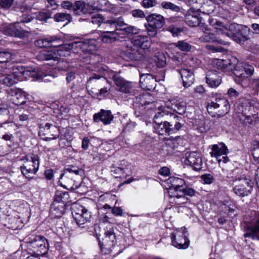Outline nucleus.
Listing matches in <instances>:
<instances>
[{
	"instance_id": "obj_1",
	"label": "nucleus",
	"mask_w": 259,
	"mask_h": 259,
	"mask_svg": "<svg viewBox=\"0 0 259 259\" xmlns=\"http://www.w3.org/2000/svg\"><path fill=\"white\" fill-rule=\"evenodd\" d=\"M132 42L135 45L140 47L127 48L122 53L124 59L127 61H138L145 58L143 50L150 47L151 42L150 39L146 35H140L133 38Z\"/></svg>"
},
{
	"instance_id": "obj_2",
	"label": "nucleus",
	"mask_w": 259,
	"mask_h": 259,
	"mask_svg": "<svg viewBox=\"0 0 259 259\" xmlns=\"http://www.w3.org/2000/svg\"><path fill=\"white\" fill-rule=\"evenodd\" d=\"M170 117L172 120L169 121L161 120L154 122L156 133L160 135H170L180 130L182 125L179 120L181 118L174 113L170 114Z\"/></svg>"
},
{
	"instance_id": "obj_3",
	"label": "nucleus",
	"mask_w": 259,
	"mask_h": 259,
	"mask_svg": "<svg viewBox=\"0 0 259 259\" xmlns=\"http://www.w3.org/2000/svg\"><path fill=\"white\" fill-rule=\"evenodd\" d=\"M24 163L20 167V169L25 178L29 180L33 178L32 175H35L39 167V157L38 155L32 154L30 159L25 156L23 158Z\"/></svg>"
},
{
	"instance_id": "obj_4",
	"label": "nucleus",
	"mask_w": 259,
	"mask_h": 259,
	"mask_svg": "<svg viewBox=\"0 0 259 259\" xmlns=\"http://www.w3.org/2000/svg\"><path fill=\"white\" fill-rule=\"evenodd\" d=\"M38 135L46 141L56 139L60 135L59 127L53 121L42 122L39 124Z\"/></svg>"
},
{
	"instance_id": "obj_5",
	"label": "nucleus",
	"mask_w": 259,
	"mask_h": 259,
	"mask_svg": "<svg viewBox=\"0 0 259 259\" xmlns=\"http://www.w3.org/2000/svg\"><path fill=\"white\" fill-rule=\"evenodd\" d=\"M229 109V102L225 98H216L215 101L208 103L207 106V110L212 117L216 115L222 117L228 113Z\"/></svg>"
},
{
	"instance_id": "obj_6",
	"label": "nucleus",
	"mask_w": 259,
	"mask_h": 259,
	"mask_svg": "<svg viewBox=\"0 0 259 259\" xmlns=\"http://www.w3.org/2000/svg\"><path fill=\"white\" fill-rule=\"evenodd\" d=\"M234 192L240 197L249 195L253 187V183L245 176H241L234 181Z\"/></svg>"
},
{
	"instance_id": "obj_7",
	"label": "nucleus",
	"mask_w": 259,
	"mask_h": 259,
	"mask_svg": "<svg viewBox=\"0 0 259 259\" xmlns=\"http://www.w3.org/2000/svg\"><path fill=\"white\" fill-rule=\"evenodd\" d=\"M188 231L186 228L176 230L170 235L172 245L178 249H187L190 245V240L188 237Z\"/></svg>"
},
{
	"instance_id": "obj_8",
	"label": "nucleus",
	"mask_w": 259,
	"mask_h": 259,
	"mask_svg": "<svg viewBox=\"0 0 259 259\" xmlns=\"http://www.w3.org/2000/svg\"><path fill=\"white\" fill-rule=\"evenodd\" d=\"M165 77V71L162 70L154 76L151 74L146 73L140 75V84L141 88L148 91L153 90L156 85V82L163 80Z\"/></svg>"
},
{
	"instance_id": "obj_9",
	"label": "nucleus",
	"mask_w": 259,
	"mask_h": 259,
	"mask_svg": "<svg viewBox=\"0 0 259 259\" xmlns=\"http://www.w3.org/2000/svg\"><path fill=\"white\" fill-rule=\"evenodd\" d=\"M81 180L80 176L76 177L70 172L64 171L61 175L59 182L67 189L74 190L80 186Z\"/></svg>"
},
{
	"instance_id": "obj_10",
	"label": "nucleus",
	"mask_w": 259,
	"mask_h": 259,
	"mask_svg": "<svg viewBox=\"0 0 259 259\" xmlns=\"http://www.w3.org/2000/svg\"><path fill=\"white\" fill-rule=\"evenodd\" d=\"M147 22L145 23V27L149 32H157L165 24V19L160 14L153 13L146 17Z\"/></svg>"
},
{
	"instance_id": "obj_11",
	"label": "nucleus",
	"mask_w": 259,
	"mask_h": 259,
	"mask_svg": "<svg viewBox=\"0 0 259 259\" xmlns=\"http://www.w3.org/2000/svg\"><path fill=\"white\" fill-rule=\"evenodd\" d=\"M116 85L117 91L126 94H131L134 84L132 82L125 80L119 74L112 72L109 74Z\"/></svg>"
},
{
	"instance_id": "obj_12",
	"label": "nucleus",
	"mask_w": 259,
	"mask_h": 259,
	"mask_svg": "<svg viewBox=\"0 0 259 259\" xmlns=\"http://www.w3.org/2000/svg\"><path fill=\"white\" fill-rule=\"evenodd\" d=\"M71 210L73 218L79 226L85 224L91 218L90 212L82 205L74 204Z\"/></svg>"
},
{
	"instance_id": "obj_13",
	"label": "nucleus",
	"mask_w": 259,
	"mask_h": 259,
	"mask_svg": "<svg viewBox=\"0 0 259 259\" xmlns=\"http://www.w3.org/2000/svg\"><path fill=\"white\" fill-rule=\"evenodd\" d=\"M30 246L37 256H42L48 252L49 243L42 236H36L30 242Z\"/></svg>"
},
{
	"instance_id": "obj_14",
	"label": "nucleus",
	"mask_w": 259,
	"mask_h": 259,
	"mask_svg": "<svg viewBox=\"0 0 259 259\" xmlns=\"http://www.w3.org/2000/svg\"><path fill=\"white\" fill-rule=\"evenodd\" d=\"M151 97L148 94H141L135 97L134 101L135 114L137 117L145 113L144 106L149 105L153 102Z\"/></svg>"
},
{
	"instance_id": "obj_15",
	"label": "nucleus",
	"mask_w": 259,
	"mask_h": 259,
	"mask_svg": "<svg viewBox=\"0 0 259 259\" xmlns=\"http://www.w3.org/2000/svg\"><path fill=\"white\" fill-rule=\"evenodd\" d=\"M108 83V80L101 74L94 73L90 76L87 82V88L93 93L94 90H98Z\"/></svg>"
},
{
	"instance_id": "obj_16",
	"label": "nucleus",
	"mask_w": 259,
	"mask_h": 259,
	"mask_svg": "<svg viewBox=\"0 0 259 259\" xmlns=\"http://www.w3.org/2000/svg\"><path fill=\"white\" fill-rule=\"evenodd\" d=\"M107 23L110 25L112 27H115L114 31H105L103 32H115V31H124V32H138V30L137 28L130 26L124 22L123 19L121 17L116 20H108Z\"/></svg>"
},
{
	"instance_id": "obj_17",
	"label": "nucleus",
	"mask_w": 259,
	"mask_h": 259,
	"mask_svg": "<svg viewBox=\"0 0 259 259\" xmlns=\"http://www.w3.org/2000/svg\"><path fill=\"white\" fill-rule=\"evenodd\" d=\"M184 162L186 165L193 167L195 170H199L202 168V161L200 154L196 152H187L185 153Z\"/></svg>"
},
{
	"instance_id": "obj_18",
	"label": "nucleus",
	"mask_w": 259,
	"mask_h": 259,
	"mask_svg": "<svg viewBox=\"0 0 259 259\" xmlns=\"http://www.w3.org/2000/svg\"><path fill=\"white\" fill-rule=\"evenodd\" d=\"M116 242V236L113 227H109V230L105 232V237L103 239L102 244L100 242L101 248L111 249L114 246Z\"/></svg>"
},
{
	"instance_id": "obj_19",
	"label": "nucleus",
	"mask_w": 259,
	"mask_h": 259,
	"mask_svg": "<svg viewBox=\"0 0 259 259\" xmlns=\"http://www.w3.org/2000/svg\"><path fill=\"white\" fill-rule=\"evenodd\" d=\"M8 93L12 97L11 100L15 105L20 106L26 102L25 93L21 89H10L8 91Z\"/></svg>"
},
{
	"instance_id": "obj_20",
	"label": "nucleus",
	"mask_w": 259,
	"mask_h": 259,
	"mask_svg": "<svg viewBox=\"0 0 259 259\" xmlns=\"http://www.w3.org/2000/svg\"><path fill=\"white\" fill-rule=\"evenodd\" d=\"M113 119V115L110 110L101 109L93 116V120L96 122L102 121L104 124L108 125L111 123Z\"/></svg>"
},
{
	"instance_id": "obj_21",
	"label": "nucleus",
	"mask_w": 259,
	"mask_h": 259,
	"mask_svg": "<svg viewBox=\"0 0 259 259\" xmlns=\"http://www.w3.org/2000/svg\"><path fill=\"white\" fill-rule=\"evenodd\" d=\"M206 81L211 88H217L221 83V73L215 70H209L206 74Z\"/></svg>"
},
{
	"instance_id": "obj_22",
	"label": "nucleus",
	"mask_w": 259,
	"mask_h": 259,
	"mask_svg": "<svg viewBox=\"0 0 259 259\" xmlns=\"http://www.w3.org/2000/svg\"><path fill=\"white\" fill-rule=\"evenodd\" d=\"M178 71L181 75L183 86L185 88L190 87L194 81V75L193 70L188 68H182Z\"/></svg>"
},
{
	"instance_id": "obj_23",
	"label": "nucleus",
	"mask_w": 259,
	"mask_h": 259,
	"mask_svg": "<svg viewBox=\"0 0 259 259\" xmlns=\"http://www.w3.org/2000/svg\"><path fill=\"white\" fill-rule=\"evenodd\" d=\"M201 18L200 14L192 9L189 10L186 15L185 22L191 27H196L199 25Z\"/></svg>"
},
{
	"instance_id": "obj_24",
	"label": "nucleus",
	"mask_w": 259,
	"mask_h": 259,
	"mask_svg": "<svg viewBox=\"0 0 259 259\" xmlns=\"http://www.w3.org/2000/svg\"><path fill=\"white\" fill-rule=\"evenodd\" d=\"M36 58L38 60L43 61H53L48 64L50 65H54L56 61L58 60V57L57 54L52 51H43L40 52L36 56Z\"/></svg>"
},
{
	"instance_id": "obj_25",
	"label": "nucleus",
	"mask_w": 259,
	"mask_h": 259,
	"mask_svg": "<svg viewBox=\"0 0 259 259\" xmlns=\"http://www.w3.org/2000/svg\"><path fill=\"white\" fill-rule=\"evenodd\" d=\"M236 62V59L232 58V60H217L215 64L218 69L222 70L223 71H230L233 70Z\"/></svg>"
},
{
	"instance_id": "obj_26",
	"label": "nucleus",
	"mask_w": 259,
	"mask_h": 259,
	"mask_svg": "<svg viewBox=\"0 0 259 259\" xmlns=\"http://www.w3.org/2000/svg\"><path fill=\"white\" fill-rule=\"evenodd\" d=\"M32 19L29 18L28 20H23L21 22L9 24L5 27V32H29L28 30L23 29L22 25L24 23L31 21Z\"/></svg>"
},
{
	"instance_id": "obj_27",
	"label": "nucleus",
	"mask_w": 259,
	"mask_h": 259,
	"mask_svg": "<svg viewBox=\"0 0 259 259\" xmlns=\"http://www.w3.org/2000/svg\"><path fill=\"white\" fill-rule=\"evenodd\" d=\"M217 33H205L199 38L201 42H217L223 45H228L227 41L220 39L217 36Z\"/></svg>"
},
{
	"instance_id": "obj_28",
	"label": "nucleus",
	"mask_w": 259,
	"mask_h": 259,
	"mask_svg": "<svg viewBox=\"0 0 259 259\" xmlns=\"http://www.w3.org/2000/svg\"><path fill=\"white\" fill-rule=\"evenodd\" d=\"M72 10L75 15H80L81 14H85L91 12L90 5L80 1L75 2Z\"/></svg>"
},
{
	"instance_id": "obj_29",
	"label": "nucleus",
	"mask_w": 259,
	"mask_h": 259,
	"mask_svg": "<svg viewBox=\"0 0 259 259\" xmlns=\"http://www.w3.org/2000/svg\"><path fill=\"white\" fill-rule=\"evenodd\" d=\"M228 153V149L223 143H221L218 145H213L212 147L211 156H214L217 158L223 155H226Z\"/></svg>"
},
{
	"instance_id": "obj_30",
	"label": "nucleus",
	"mask_w": 259,
	"mask_h": 259,
	"mask_svg": "<svg viewBox=\"0 0 259 259\" xmlns=\"http://www.w3.org/2000/svg\"><path fill=\"white\" fill-rule=\"evenodd\" d=\"M18 78L13 74H6L0 73V82L8 87H11L16 83Z\"/></svg>"
},
{
	"instance_id": "obj_31",
	"label": "nucleus",
	"mask_w": 259,
	"mask_h": 259,
	"mask_svg": "<svg viewBox=\"0 0 259 259\" xmlns=\"http://www.w3.org/2000/svg\"><path fill=\"white\" fill-rule=\"evenodd\" d=\"M244 236L259 240V219L256 221L253 226L247 228Z\"/></svg>"
},
{
	"instance_id": "obj_32",
	"label": "nucleus",
	"mask_w": 259,
	"mask_h": 259,
	"mask_svg": "<svg viewBox=\"0 0 259 259\" xmlns=\"http://www.w3.org/2000/svg\"><path fill=\"white\" fill-rule=\"evenodd\" d=\"M66 206L63 203H59L58 202H53L51 206V212L57 217H60L66 210Z\"/></svg>"
},
{
	"instance_id": "obj_33",
	"label": "nucleus",
	"mask_w": 259,
	"mask_h": 259,
	"mask_svg": "<svg viewBox=\"0 0 259 259\" xmlns=\"http://www.w3.org/2000/svg\"><path fill=\"white\" fill-rule=\"evenodd\" d=\"M168 181L171 184V190H180V189H182L185 185V182L183 179L176 177H170Z\"/></svg>"
},
{
	"instance_id": "obj_34",
	"label": "nucleus",
	"mask_w": 259,
	"mask_h": 259,
	"mask_svg": "<svg viewBox=\"0 0 259 259\" xmlns=\"http://www.w3.org/2000/svg\"><path fill=\"white\" fill-rule=\"evenodd\" d=\"M171 108L173 109L177 113L183 115L186 110V103L183 101H173Z\"/></svg>"
},
{
	"instance_id": "obj_35",
	"label": "nucleus",
	"mask_w": 259,
	"mask_h": 259,
	"mask_svg": "<svg viewBox=\"0 0 259 259\" xmlns=\"http://www.w3.org/2000/svg\"><path fill=\"white\" fill-rule=\"evenodd\" d=\"M69 199V195L67 192L57 191L54 202L63 203L66 205L67 203L70 201Z\"/></svg>"
},
{
	"instance_id": "obj_36",
	"label": "nucleus",
	"mask_w": 259,
	"mask_h": 259,
	"mask_svg": "<svg viewBox=\"0 0 259 259\" xmlns=\"http://www.w3.org/2000/svg\"><path fill=\"white\" fill-rule=\"evenodd\" d=\"M231 32H247L250 31V28L241 24L232 23L228 27V30Z\"/></svg>"
},
{
	"instance_id": "obj_37",
	"label": "nucleus",
	"mask_w": 259,
	"mask_h": 259,
	"mask_svg": "<svg viewBox=\"0 0 259 259\" xmlns=\"http://www.w3.org/2000/svg\"><path fill=\"white\" fill-rule=\"evenodd\" d=\"M164 107L161 106L158 108V111L156 113L154 117V122L156 121H161L162 119H168L167 117L170 116V114L168 111L165 110Z\"/></svg>"
},
{
	"instance_id": "obj_38",
	"label": "nucleus",
	"mask_w": 259,
	"mask_h": 259,
	"mask_svg": "<svg viewBox=\"0 0 259 259\" xmlns=\"http://www.w3.org/2000/svg\"><path fill=\"white\" fill-rule=\"evenodd\" d=\"M54 19L56 22H61L67 21V22L63 25L65 26L68 23H70L72 20L71 16L65 13H57L54 16Z\"/></svg>"
},
{
	"instance_id": "obj_39",
	"label": "nucleus",
	"mask_w": 259,
	"mask_h": 259,
	"mask_svg": "<svg viewBox=\"0 0 259 259\" xmlns=\"http://www.w3.org/2000/svg\"><path fill=\"white\" fill-rule=\"evenodd\" d=\"M161 8L165 10H169L172 12L178 13L181 11L180 6L176 5L170 2L163 1L160 5Z\"/></svg>"
},
{
	"instance_id": "obj_40",
	"label": "nucleus",
	"mask_w": 259,
	"mask_h": 259,
	"mask_svg": "<svg viewBox=\"0 0 259 259\" xmlns=\"http://www.w3.org/2000/svg\"><path fill=\"white\" fill-rule=\"evenodd\" d=\"M227 37L232 38L233 40L238 44L244 42L248 39L246 35H243V33H222Z\"/></svg>"
},
{
	"instance_id": "obj_41",
	"label": "nucleus",
	"mask_w": 259,
	"mask_h": 259,
	"mask_svg": "<svg viewBox=\"0 0 259 259\" xmlns=\"http://www.w3.org/2000/svg\"><path fill=\"white\" fill-rule=\"evenodd\" d=\"M52 15L53 13L51 11L44 10L37 13L36 18L40 21L47 22L48 19L52 18Z\"/></svg>"
},
{
	"instance_id": "obj_42",
	"label": "nucleus",
	"mask_w": 259,
	"mask_h": 259,
	"mask_svg": "<svg viewBox=\"0 0 259 259\" xmlns=\"http://www.w3.org/2000/svg\"><path fill=\"white\" fill-rule=\"evenodd\" d=\"M233 73L235 76L241 79H243L247 77L246 73H245L244 66L242 65H235V67L233 69Z\"/></svg>"
},
{
	"instance_id": "obj_43",
	"label": "nucleus",
	"mask_w": 259,
	"mask_h": 259,
	"mask_svg": "<svg viewBox=\"0 0 259 259\" xmlns=\"http://www.w3.org/2000/svg\"><path fill=\"white\" fill-rule=\"evenodd\" d=\"M209 23L211 26L213 27L217 30L222 31L228 30V26L227 25L216 19L209 20Z\"/></svg>"
},
{
	"instance_id": "obj_44",
	"label": "nucleus",
	"mask_w": 259,
	"mask_h": 259,
	"mask_svg": "<svg viewBox=\"0 0 259 259\" xmlns=\"http://www.w3.org/2000/svg\"><path fill=\"white\" fill-rule=\"evenodd\" d=\"M155 61L157 67L159 68H163L166 66V57L163 53H158V55L155 57Z\"/></svg>"
},
{
	"instance_id": "obj_45",
	"label": "nucleus",
	"mask_w": 259,
	"mask_h": 259,
	"mask_svg": "<svg viewBox=\"0 0 259 259\" xmlns=\"http://www.w3.org/2000/svg\"><path fill=\"white\" fill-rule=\"evenodd\" d=\"M64 171L70 172L73 176L76 177L80 176L82 178V175L83 174V170L82 169L73 166L66 168Z\"/></svg>"
},
{
	"instance_id": "obj_46",
	"label": "nucleus",
	"mask_w": 259,
	"mask_h": 259,
	"mask_svg": "<svg viewBox=\"0 0 259 259\" xmlns=\"http://www.w3.org/2000/svg\"><path fill=\"white\" fill-rule=\"evenodd\" d=\"M112 175L115 178L124 177V169L122 168L112 166L111 167Z\"/></svg>"
},
{
	"instance_id": "obj_47",
	"label": "nucleus",
	"mask_w": 259,
	"mask_h": 259,
	"mask_svg": "<svg viewBox=\"0 0 259 259\" xmlns=\"http://www.w3.org/2000/svg\"><path fill=\"white\" fill-rule=\"evenodd\" d=\"M50 37L35 40V45L39 48L49 47Z\"/></svg>"
},
{
	"instance_id": "obj_48",
	"label": "nucleus",
	"mask_w": 259,
	"mask_h": 259,
	"mask_svg": "<svg viewBox=\"0 0 259 259\" xmlns=\"http://www.w3.org/2000/svg\"><path fill=\"white\" fill-rule=\"evenodd\" d=\"M11 54L6 51H0V63L7 62L11 59Z\"/></svg>"
},
{
	"instance_id": "obj_49",
	"label": "nucleus",
	"mask_w": 259,
	"mask_h": 259,
	"mask_svg": "<svg viewBox=\"0 0 259 259\" xmlns=\"http://www.w3.org/2000/svg\"><path fill=\"white\" fill-rule=\"evenodd\" d=\"M49 42V47H59L63 44V41L61 39L53 37H50Z\"/></svg>"
},
{
	"instance_id": "obj_50",
	"label": "nucleus",
	"mask_w": 259,
	"mask_h": 259,
	"mask_svg": "<svg viewBox=\"0 0 259 259\" xmlns=\"http://www.w3.org/2000/svg\"><path fill=\"white\" fill-rule=\"evenodd\" d=\"M118 33H110V35H105L102 36V40L105 43H111L116 40L117 38L114 36L115 34Z\"/></svg>"
},
{
	"instance_id": "obj_51",
	"label": "nucleus",
	"mask_w": 259,
	"mask_h": 259,
	"mask_svg": "<svg viewBox=\"0 0 259 259\" xmlns=\"http://www.w3.org/2000/svg\"><path fill=\"white\" fill-rule=\"evenodd\" d=\"M201 179L203 183L206 184H212L214 181V178L210 174H204L201 176Z\"/></svg>"
},
{
	"instance_id": "obj_52",
	"label": "nucleus",
	"mask_w": 259,
	"mask_h": 259,
	"mask_svg": "<svg viewBox=\"0 0 259 259\" xmlns=\"http://www.w3.org/2000/svg\"><path fill=\"white\" fill-rule=\"evenodd\" d=\"M177 46L181 50L184 51H188L191 49V46L187 42L183 41H179L177 42Z\"/></svg>"
},
{
	"instance_id": "obj_53",
	"label": "nucleus",
	"mask_w": 259,
	"mask_h": 259,
	"mask_svg": "<svg viewBox=\"0 0 259 259\" xmlns=\"http://www.w3.org/2000/svg\"><path fill=\"white\" fill-rule=\"evenodd\" d=\"M103 16L100 14H98L92 17L91 22L93 24L100 25L101 22L103 21Z\"/></svg>"
},
{
	"instance_id": "obj_54",
	"label": "nucleus",
	"mask_w": 259,
	"mask_h": 259,
	"mask_svg": "<svg viewBox=\"0 0 259 259\" xmlns=\"http://www.w3.org/2000/svg\"><path fill=\"white\" fill-rule=\"evenodd\" d=\"M157 4L156 0H143L142 6L145 8L153 7Z\"/></svg>"
},
{
	"instance_id": "obj_55",
	"label": "nucleus",
	"mask_w": 259,
	"mask_h": 259,
	"mask_svg": "<svg viewBox=\"0 0 259 259\" xmlns=\"http://www.w3.org/2000/svg\"><path fill=\"white\" fill-rule=\"evenodd\" d=\"M14 0H0V6L5 9H8L13 5Z\"/></svg>"
},
{
	"instance_id": "obj_56",
	"label": "nucleus",
	"mask_w": 259,
	"mask_h": 259,
	"mask_svg": "<svg viewBox=\"0 0 259 259\" xmlns=\"http://www.w3.org/2000/svg\"><path fill=\"white\" fill-rule=\"evenodd\" d=\"M182 190H183V192H184L185 196L186 195L192 197L195 195L196 191L192 188L184 186V188H182Z\"/></svg>"
},
{
	"instance_id": "obj_57",
	"label": "nucleus",
	"mask_w": 259,
	"mask_h": 259,
	"mask_svg": "<svg viewBox=\"0 0 259 259\" xmlns=\"http://www.w3.org/2000/svg\"><path fill=\"white\" fill-rule=\"evenodd\" d=\"M243 66L245 73H246V76L247 75L251 76L253 74L254 67L252 65L245 63L243 65Z\"/></svg>"
},
{
	"instance_id": "obj_58",
	"label": "nucleus",
	"mask_w": 259,
	"mask_h": 259,
	"mask_svg": "<svg viewBox=\"0 0 259 259\" xmlns=\"http://www.w3.org/2000/svg\"><path fill=\"white\" fill-rule=\"evenodd\" d=\"M61 6L63 9L70 10L73 8L74 5L70 1H64L61 3Z\"/></svg>"
},
{
	"instance_id": "obj_59",
	"label": "nucleus",
	"mask_w": 259,
	"mask_h": 259,
	"mask_svg": "<svg viewBox=\"0 0 259 259\" xmlns=\"http://www.w3.org/2000/svg\"><path fill=\"white\" fill-rule=\"evenodd\" d=\"M132 15L135 18H144L145 17L144 13L141 10L136 9L132 12Z\"/></svg>"
},
{
	"instance_id": "obj_60",
	"label": "nucleus",
	"mask_w": 259,
	"mask_h": 259,
	"mask_svg": "<svg viewBox=\"0 0 259 259\" xmlns=\"http://www.w3.org/2000/svg\"><path fill=\"white\" fill-rule=\"evenodd\" d=\"M188 199L186 197H176L174 199V202L175 204L181 205L186 203Z\"/></svg>"
},
{
	"instance_id": "obj_61",
	"label": "nucleus",
	"mask_w": 259,
	"mask_h": 259,
	"mask_svg": "<svg viewBox=\"0 0 259 259\" xmlns=\"http://www.w3.org/2000/svg\"><path fill=\"white\" fill-rule=\"evenodd\" d=\"M180 190H174V195L172 197L175 199L176 197H185L184 195V192H183V190L182 189H180ZM171 197V196H170Z\"/></svg>"
},
{
	"instance_id": "obj_62",
	"label": "nucleus",
	"mask_w": 259,
	"mask_h": 259,
	"mask_svg": "<svg viewBox=\"0 0 259 259\" xmlns=\"http://www.w3.org/2000/svg\"><path fill=\"white\" fill-rule=\"evenodd\" d=\"M47 2L48 3V8H51L53 10H56L58 8V5L56 0H47Z\"/></svg>"
},
{
	"instance_id": "obj_63",
	"label": "nucleus",
	"mask_w": 259,
	"mask_h": 259,
	"mask_svg": "<svg viewBox=\"0 0 259 259\" xmlns=\"http://www.w3.org/2000/svg\"><path fill=\"white\" fill-rule=\"evenodd\" d=\"M228 95L230 97H237L239 96V93L233 88H230L227 92Z\"/></svg>"
},
{
	"instance_id": "obj_64",
	"label": "nucleus",
	"mask_w": 259,
	"mask_h": 259,
	"mask_svg": "<svg viewBox=\"0 0 259 259\" xmlns=\"http://www.w3.org/2000/svg\"><path fill=\"white\" fill-rule=\"evenodd\" d=\"M253 146L254 148L252 153H254L255 155L259 156V141H254Z\"/></svg>"
}]
</instances>
